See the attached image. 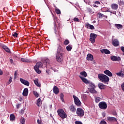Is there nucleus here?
Listing matches in <instances>:
<instances>
[{
	"instance_id": "obj_6",
	"label": "nucleus",
	"mask_w": 124,
	"mask_h": 124,
	"mask_svg": "<svg viewBox=\"0 0 124 124\" xmlns=\"http://www.w3.org/2000/svg\"><path fill=\"white\" fill-rule=\"evenodd\" d=\"M99 108L102 110H106L107 109V103L105 102H101L98 104Z\"/></svg>"
},
{
	"instance_id": "obj_38",
	"label": "nucleus",
	"mask_w": 124,
	"mask_h": 124,
	"mask_svg": "<svg viewBox=\"0 0 124 124\" xmlns=\"http://www.w3.org/2000/svg\"><path fill=\"white\" fill-rule=\"evenodd\" d=\"M119 5H124V1L122 0H118V1Z\"/></svg>"
},
{
	"instance_id": "obj_2",
	"label": "nucleus",
	"mask_w": 124,
	"mask_h": 124,
	"mask_svg": "<svg viewBox=\"0 0 124 124\" xmlns=\"http://www.w3.org/2000/svg\"><path fill=\"white\" fill-rule=\"evenodd\" d=\"M98 78L100 80L101 82L102 83H108L110 80V78L106 75L103 74H98Z\"/></svg>"
},
{
	"instance_id": "obj_50",
	"label": "nucleus",
	"mask_w": 124,
	"mask_h": 124,
	"mask_svg": "<svg viewBox=\"0 0 124 124\" xmlns=\"http://www.w3.org/2000/svg\"><path fill=\"white\" fill-rule=\"evenodd\" d=\"M94 4H97V5H98L100 4V2H99L98 1H96L94 2Z\"/></svg>"
},
{
	"instance_id": "obj_12",
	"label": "nucleus",
	"mask_w": 124,
	"mask_h": 124,
	"mask_svg": "<svg viewBox=\"0 0 124 124\" xmlns=\"http://www.w3.org/2000/svg\"><path fill=\"white\" fill-rule=\"evenodd\" d=\"M104 73L106 74V75L109 76V77H112V76H113V74H112L109 70H105Z\"/></svg>"
},
{
	"instance_id": "obj_5",
	"label": "nucleus",
	"mask_w": 124,
	"mask_h": 124,
	"mask_svg": "<svg viewBox=\"0 0 124 124\" xmlns=\"http://www.w3.org/2000/svg\"><path fill=\"white\" fill-rule=\"evenodd\" d=\"M42 62H38L34 67V70L37 73H38V74H40V73H41V71L39 70V68H40V67H42Z\"/></svg>"
},
{
	"instance_id": "obj_4",
	"label": "nucleus",
	"mask_w": 124,
	"mask_h": 124,
	"mask_svg": "<svg viewBox=\"0 0 124 124\" xmlns=\"http://www.w3.org/2000/svg\"><path fill=\"white\" fill-rule=\"evenodd\" d=\"M57 113L58 114V115L59 116V117H60V118H61V119H66V118L67 117V115L66 114V113H65V112H64V110H63V109L62 108L59 109L57 110Z\"/></svg>"
},
{
	"instance_id": "obj_56",
	"label": "nucleus",
	"mask_w": 124,
	"mask_h": 124,
	"mask_svg": "<svg viewBox=\"0 0 124 124\" xmlns=\"http://www.w3.org/2000/svg\"><path fill=\"white\" fill-rule=\"evenodd\" d=\"M82 97L84 98V99H86V95H83L82 96Z\"/></svg>"
},
{
	"instance_id": "obj_42",
	"label": "nucleus",
	"mask_w": 124,
	"mask_h": 124,
	"mask_svg": "<svg viewBox=\"0 0 124 124\" xmlns=\"http://www.w3.org/2000/svg\"><path fill=\"white\" fill-rule=\"evenodd\" d=\"M90 92L92 93H96V91H95L94 89H91L90 90Z\"/></svg>"
},
{
	"instance_id": "obj_41",
	"label": "nucleus",
	"mask_w": 124,
	"mask_h": 124,
	"mask_svg": "<svg viewBox=\"0 0 124 124\" xmlns=\"http://www.w3.org/2000/svg\"><path fill=\"white\" fill-rule=\"evenodd\" d=\"M64 44L65 45H68V44H69V41L68 40H65L64 41Z\"/></svg>"
},
{
	"instance_id": "obj_60",
	"label": "nucleus",
	"mask_w": 124,
	"mask_h": 124,
	"mask_svg": "<svg viewBox=\"0 0 124 124\" xmlns=\"http://www.w3.org/2000/svg\"><path fill=\"white\" fill-rule=\"evenodd\" d=\"M16 108H17V109L19 108V105H18Z\"/></svg>"
},
{
	"instance_id": "obj_14",
	"label": "nucleus",
	"mask_w": 124,
	"mask_h": 124,
	"mask_svg": "<svg viewBox=\"0 0 124 124\" xmlns=\"http://www.w3.org/2000/svg\"><path fill=\"white\" fill-rule=\"evenodd\" d=\"M87 61H93V56L91 54H88L87 56Z\"/></svg>"
},
{
	"instance_id": "obj_32",
	"label": "nucleus",
	"mask_w": 124,
	"mask_h": 124,
	"mask_svg": "<svg viewBox=\"0 0 124 124\" xmlns=\"http://www.w3.org/2000/svg\"><path fill=\"white\" fill-rule=\"evenodd\" d=\"M98 17H99V18H103V19H105V18H106V16H105L104 15H103L102 14H99Z\"/></svg>"
},
{
	"instance_id": "obj_57",
	"label": "nucleus",
	"mask_w": 124,
	"mask_h": 124,
	"mask_svg": "<svg viewBox=\"0 0 124 124\" xmlns=\"http://www.w3.org/2000/svg\"><path fill=\"white\" fill-rule=\"evenodd\" d=\"M96 22L95 21V20L93 21V24H95Z\"/></svg>"
},
{
	"instance_id": "obj_44",
	"label": "nucleus",
	"mask_w": 124,
	"mask_h": 124,
	"mask_svg": "<svg viewBox=\"0 0 124 124\" xmlns=\"http://www.w3.org/2000/svg\"><path fill=\"white\" fill-rule=\"evenodd\" d=\"M54 31H55V33L57 34V29H56V28L57 27V25H56V23H54Z\"/></svg>"
},
{
	"instance_id": "obj_20",
	"label": "nucleus",
	"mask_w": 124,
	"mask_h": 124,
	"mask_svg": "<svg viewBox=\"0 0 124 124\" xmlns=\"http://www.w3.org/2000/svg\"><path fill=\"white\" fill-rule=\"evenodd\" d=\"M115 27L117 29V30H122L123 29L124 27L122 24H115Z\"/></svg>"
},
{
	"instance_id": "obj_3",
	"label": "nucleus",
	"mask_w": 124,
	"mask_h": 124,
	"mask_svg": "<svg viewBox=\"0 0 124 124\" xmlns=\"http://www.w3.org/2000/svg\"><path fill=\"white\" fill-rule=\"evenodd\" d=\"M110 8H111L112 10H108V12H109V13H111V14H114L116 15V10H118V9L119 8V5L116 3H112L110 5Z\"/></svg>"
},
{
	"instance_id": "obj_1",
	"label": "nucleus",
	"mask_w": 124,
	"mask_h": 124,
	"mask_svg": "<svg viewBox=\"0 0 124 124\" xmlns=\"http://www.w3.org/2000/svg\"><path fill=\"white\" fill-rule=\"evenodd\" d=\"M62 53H63V49L62 47L59 46L57 49V53L56 54V58L58 62H62Z\"/></svg>"
},
{
	"instance_id": "obj_48",
	"label": "nucleus",
	"mask_w": 124,
	"mask_h": 124,
	"mask_svg": "<svg viewBox=\"0 0 124 124\" xmlns=\"http://www.w3.org/2000/svg\"><path fill=\"white\" fill-rule=\"evenodd\" d=\"M74 21H75L76 22H79V19L77 17H75L74 18Z\"/></svg>"
},
{
	"instance_id": "obj_37",
	"label": "nucleus",
	"mask_w": 124,
	"mask_h": 124,
	"mask_svg": "<svg viewBox=\"0 0 124 124\" xmlns=\"http://www.w3.org/2000/svg\"><path fill=\"white\" fill-rule=\"evenodd\" d=\"M80 75L83 76L84 77H87V73H86V72L85 71L80 72Z\"/></svg>"
},
{
	"instance_id": "obj_17",
	"label": "nucleus",
	"mask_w": 124,
	"mask_h": 124,
	"mask_svg": "<svg viewBox=\"0 0 124 124\" xmlns=\"http://www.w3.org/2000/svg\"><path fill=\"white\" fill-rule=\"evenodd\" d=\"M29 93V90L28 88H25L22 94L24 96H28V94Z\"/></svg>"
},
{
	"instance_id": "obj_47",
	"label": "nucleus",
	"mask_w": 124,
	"mask_h": 124,
	"mask_svg": "<svg viewBox=\"0 0 124 124\" xmlns=\"http://www.w3.org/2000/svg\"><path fill=\"white\" fill-rule=\"evenodd\" d=\"M100 124H107V123L105 121L102 120L100 122Z\"/></svg>"
},
{
	"instance_id": "obj_51",
	"label": "nucleus",
	"mask_w": 124,
	"mask_h": 124,
	"mask_svg": "<svg viewBox=\"0 0 124 124\" xmlns=\"http://www.w3.org/2000/svg\"><path fill=\"white\" fill-rule=\"evenodd\" d=\"M37 123L38 124H41V120H39V119H38L37 120Z\"/></svg>"
},
{
	"instance_id": "obj_31",
	"label": "nucleus",
	"mask_w": 124,
	"mask_h": 124,
	"mask_svg": "<svg viewBox=\"0 0 124 124\" xmlns=\"http://www.w3.org/2000/svg\"><path fill=\"white\" fill-rule=\"evenodd\" d=\"M21 61L23 62H31L30 60L27 59L26 58H21Z\"/></svg>"
},
{
	"instance_id": "obj_30",
	"label": "nucleus",
	"mask_w": 124,
	"mask_h": 124,
	"mask_svg": "<svg viewBox=\"0 0 124 124\" xmlns=\"http://www.w3.org/2000/svg\"><path fill=\"white\" fill-rule=\"evenodd\" d=\"M66 49L67 51L70 52V51H71V50H72V46H71V45H69L68 46L66 47Z\"/></svg>"
},
{
	"instance_id": "obj_16",
	"label": "nucleus",
	"mask_w": 124,
	"mask_h": 124,
	"mask_svg": "<svg viewBox=\"0 0 124 124\" xmlns=\"http://www.w3.org/2000/svg\"><path fill=\"white\" fill-rule=\"evenodd\" d=\"M119 44V41L117 39H114L112 41V45L113 46H115V47H117Z\"/></svg>"
},
{
	"instance_id": "obj_35",
	"label": "nucleus",
	"mask_w": 124,
	"mask_h": 124,
	"mask_svg": "<svg viewBox=\"0 0 124 124\" xmlns=\"http://www.w3.org/2000/svg\"><path fill=\"white\" fill-rule=\"evenodd\" d=\"M95 101L96 103H98L100 101V98L98 97H95Z\"/></svg>"
},
{
	"instance_id": "obj_23",
	"label": "nucleus",
	"mask_w": 124,
	"mask_h": 124,
	"mask_svg": "<svg viewBox=\"0 0 124 124\" xmlns=\"http://www.w3.org/2000/svg\"><path fill=\"white\" fill-rule=\"evenodd\" d=\"M16 119V117H15V115H14V114H10V120L12 122H13V121H15V119Z\"/></svg>"
},
{
	"instance_id": "obj_25",
	"label": "nucleus",
	"mask_w": 124,
	"mask_h": 124,
	"mask_svg": "<svg viewBox=\"0 0 124 124\" xmlns=\"http://www.w3.org/2000/svg\"><path fill=\"white\" fill-rule=\"evenodd\" d=\"M50 62V60L48 58H45L44 60V63L46 65H47V64H49V63Z\"/></svg>"
},
{
	"instance_id": "obj_7",
	"label": "nucleus",
	"mask_w": 124,
	"mask_h": 124,
	"mask_svg": "<svg viewBox=\"0 0 124 124\" xmlns=\"http://www.w3.org/2000/svg\"><path fill=\"white\" fill-rule=\"evenodd\" d=\"M84 114L85 112L83 109L81 108H78L77 109V115H78V117H83Z\"/></svg>"
},
{
	"instance_id": "obj_24",
	"label": "nucleus",
	"mask_w": 124,
	"mask_h": 124,
	"mask_svg": "<svg viewBox=\"0 0 124 124\" xmlns=\"http://www.w3.org/2000/svg\"><path fill=\"white\" fill-rule=\"evenodd\" d=\"M2 47L3 49L6 51V52H7V53H10V49H9L8 47H7L6 46L4 45Z\"/></svg>"
},
{
	"instance_id": "obj_26",
	"label": "nucleus",
	"mask_w": 124,
	"mask_h": 124,
	"mask_svg": "<svg viewBox=\"0 0 124 124\" xmlns=\"http://www.w3.org/2000/svg\"><path fill=\"white\" fill-rule=\"evenodd\" d=\"M34 83L35 85H36V86H37V87H40L41 84H40V83H39L38 82V78L34 80Z\"/></svg>"
},
{
	"instance_id": "obj_13",
	"label": "nucleus",
	"mask_w": 124,
	"mask_h": 124,
	"mask_svg": "<svg viewBox=\"0 0 124 124\" xmlns=\"http://www.w3.org/2000/svg\"><path fill=\"white\" fill-rule=\"evenodd\" d=\"M100 51L102 54H106V55H109L110 53V51L107 49H101Z\"/></svg>"
},
{
	"instance_id": "obj_58",
	"label": "nucleus",
	"mask_w": 124,
	"mask_h": 124,
	"mask_svg": "<svg viewBox=\"0 0 124 124\" xmlns=\"http://www.w3.org/2000/svg\"><path fill=\"white\" fill-rule=\"evenodd\" d=\"M102 115H103V117H104L105 116V113H103Z\"/></svg>"
},
{
	"instance_id": "obj_18",
	"label": "nucleus",
	"mask_w": 124,
	"mask_h": 124,
	"mask_svg": "<svg viewBox=\"0 0 124 124\" xmlns=\"http://www.w3.org/2000/svg\"><path fill=\"white\" fill-rule=\"evenodd\" d=\"M53 93H55V94H58V93H60V90H59V88L57 86L53 87Z\"/></svg>"
},
{
	"instance_id": "obj_55",
	"label": "nucleus",
	"mask_w": 124,
	"mask_h": 124,
	"mask_svg": "<svg viewBox=\"0 0 124 124\" xmlns=\"http://www.w3.org/2000/svg\"><path fill=\"white\" fill-rule=\"evenodd\" d=\"M2 71H1V70H0V75H2Z\"/></svg>"
},
{
	"instance_id": "obj_53",
	"label": "nucleus",
	"mask_w": 124,
	"mask_h": 124,
	"mask_svg": "<svg viewBox=\"0 0 124 124\" xmlns=\"http://www.w3.org/2000/svg\"><path fill=\"white\" fill-rule=\"evenodd\" d=\"M10 62H11V63H13V60L10 59Z\"/></svg>"
},
{
	"instance_id": "obj_11",
	"label": "nucleus",
	"mask_w": 124,
	"mask_h": 124,
	"mask_svg": "<svg viewBox=\"0 0 124 124\" xmlns=\"http://www.w3.org/2000/svg\"><path fill=\"white\" fill-rule=\"evenodd\" d=\"M20 81L22 84H23V85H25V86H27L29 87L30 86V82L28 81L27 80H26L22 78H20Z\"/></svg>"
},
{
	"instance_id": "obj_29",
	"label": "nucleus",
	"mask_w": 124,
	"mask_h": 124,
	"mask_svg": "<svg viewBox=\"0 0 124 124\" xmlns=\"http://www.w3.org/2000/svg\"><path fill=\"white\" fill-rule=\"evenodd\" d=\"M26 119L24 117H21L20 120V124H25Z\"/></svg>"
},
{
	"instance_id": "obj_59",
	"label": "nucleus",
	"mask_w": 124,
	"mask_h": 124,
	"mask_svg": "<svg viewBox=\"0 0 124 124\" xmlns=\"http://www.w3.org/2000/svg\"><path fill=\"white\" fill-rule=\"evenodd\" d=\"M93 6H94V7H97V6H96V5H94H94H93Z\"/></svg>"
},
{
	"instance_id": "obj_10",
	"label": "nucleus",
	"mask_w": 124,
	"mask_h": 124,
	"mask_svg": "<svg viewBox=\"0 0 124 124\" xmlns=\"http://www.w3.org/2000/svg\"><path fill=\"white\" fill-rule=\"evenodd\" d=\"M110 59L113 62H119V61H121V57L115 56H111Z\"/></svg>"
},
{
	"instance_id": "obj_52",
	"label": "nucleus",
	"mask_w": 124,
	"mask_h": 124,
	"mask_svg": "<svg viewBox=\"0 0 124 124\" xmlns=\"http://www.w3.org/2000/svg\"><path fill=\"white\" fill-rule=\"evenodd\" d=\"M46 73H47V74H50V70H46Z\"/></svg>"
},
{
	"instance_id": "obj_19",
	"label": "nucleus",
	"mask_w": 124,
	"mask_h": 124,
	"mask_svg": "<svg viewBox=\"0 0 124 124\" xmlns=\"http://www.w3.org/2000/svg\"><path fill=\"white\" fill-rule=\"evenodd\" d=\"M107 120L109 122H117V119L113 117H108Z\"/></svg>"
},
{
	"instance_id": "obj_43",
	"label": "nucleus",
	"mask_w": 124,
	"mask_h": 124,
	"mask_svg": "<svg viewBox=\"0 0 124 124\" xmlns=\"http://www.w3.org/2000/svg\"><path fill=\"white\" fill-rule=\"evenodd\" d=\"M60 98H61L62 101V102H63V93H62L60 94Z\"/></svg>"
},
{
	"instance_id": "obj_39",
	"label": "nucleus",
	"mask_w": 124,
	"mask_h": 124,
	"mask_svg": "<svg viewBox=\"0 0 124 124\" xmlns=\"http://www.w3.org/2000/svg\"><path fill=\"white\" fill-rule=\"evenodd\" d=\"M18 71H16L15 72V77H14V79H16L17 78V75H18Z\"/></svg>"
},
{
	"instance_id": "obj_27",
	"label": "nucleus",
	"mask_w": 124,
	"mask_h": 124,
	"mask_svg": "<svg viewBox=\"0 0 124 124\" xmlns=\"http://www.w3.org/2000/svg\"><path fill=\"white\" fill-rule=\"evenodd\" d=\"M41 104H42V103L41 102V99L39 98L37 101V106H38V107H40V106H41Z\"/></svg>"
},
{
	"instance_id": "obj_49",
	"label": "nucleus",
	"mask_w": 124,
	"mask_h": 124,
	"mask_svg": "<svg viewBox=\"0 0 124 124\" xmlns=\"http://www.w3.org/2000/svg\"><path fill=\"white\" fill-rule=\"evenodd\" d=\"M75 123V124H83V123L80 121H76Z\"/></svg>"
},
{
	"instance_id": "obj_8",
	"label": "nucleus",
	"mask_w": 124,
	"mask_h": 124,
	"mask_svg": "<svg viewBox=\"0 0 124 124\" xmlns=\"http://www.w3.org/2000/svg\"><path fill=\"white\" fill-rule=\"evenodd\" d=\"M97 36V35L93 33H91L90 34V40L91 41L92 43H94V42H95V38H96Z\"/></svg>"
},
{
	"instance_id": "obj_15",
	"label": "nucleus",
	"mask_w": 124,
	"mask_h": 124,
	"mask_svg": "<svg viewBox=\"0 0 124 124\" xmlns=\"http://www.w3.org/2000/svg\"><path fill=\"white\" fill-rule=\"evenodd\" d=\"M69 109L70 111H71V112H72L73 113L76 111V108H75V107L73 105H71L69 107Z\"/></svg>"
},
{
	"instance_id": "obj_46",
	"label": "nucleus",
	"mask_w": 124,
	"mask_h": 124,
	"mask_svg": "<svg viewBox=\"0 0 124 124\" xmlns=\"http://www.w3.org/2000/svg\"><path fill=\"white\" fill-rule=\"evenodd\" d=\"M121 89L124 92V82L121 84Z\"/></svg>"
},
{
	"instance_id": "obj_33",
	"label": "nucleus",
	"mask_w": 124,
	"mask_h": 124,
	"mask_svg": "<svg viewBox=\"0 0 124 124\" xmlns=\"http://www.w3.org/2000/svg\"><path fill=\"white\" fill-rule=\"evenodd\" d=\"M116 75L117 76H120V77H124V73H123V72H120L119 73H116Z\"/></svg>"
},
{
	"instance_id": "obj_36",
	"label": "nucleus",
	"mask_w": 124,
	"mask_h": 124,
	"mask_svg": "<svg viewBox=\"0 0 124 124\" xmlns=\"http://www.w3.org/2000/svg\"><path fill=\"white\" fill-rule=\"evenodd\" d=\"M33 94L35 95V97H38L39 96V94L37 93L36 91L33 92Z\"/></svg>"
},
{
	"instance_id": "obj_40",
	"label": "nucleus",
	"mask_w": 124,
	"mask_h": 124,
	"mask_svg": "<svg viewBox=\"0 0 124 124\" xmlns=\"http://www.w3.org/2000/svg\"><path fill=\"white\" fill-rule=\"evenodd\" d=\"M55 12H56L57 14H61V11L58 8L55 9Z\"/></svg>"
},
{
	"instance_id": "obj_54",
	"label": "nucleus",
	"mask_w": 124,
	"mask_h": 124,
	"mask_svg": "<svg viewBox=\"0 0 124 124\" xmlns=\"http://www.w3.org/2000/svg\"><path fill=\"white\" fill-rule=\"evenodd\" d=\"M53 70L54 71V72H58V70L56 69H53Z\"/></svg>"
},
{
	"instance_id": "obj_34",
	"label": "nucleus",
	"mask_w": 124,
	"mask_h": 124,
	"mask_svg": "<svg viewBox=\"0 0 124 124\" xmlns=\"http://www.w3.org/2000/svg\"><path fill=\"white\" fill-rule=\"evenodd\" d=\"M13 79V78H12V77H10V78L8 81L7 82V85H9L10 84H11Z\"/></svg>"
},
{
	"instance_id": "obj_45",
	"label": "nucleus",
	"mask_w": 124,
	"mask_h": 124,
	"mask_svg": "<svg viewBox=\"0 0 124 124\" xmlns=\"http://www.w3.org/2000/svg\"><path fill=\"white\" fill-rule=\"evenodd\" d=\"M13 36H14V37H17L18 33H17V32H14V33H13Z\"/></svg>"
},
{
	"instance_id": "obj_28",
	"label": "nucleus",
	"mask_w": 124,
	"mask_h": 124,
	"mask_svg": "<svg viewBox=\"0 0 124 124\" xmlns=\"http://www.w3.org/2000/svg\"><path fill=\"white\" fill-rule=\"evenodd\" d=\"M87 29H89L90 30H94V26H93L92 25H91L88 23L87 24Z\"/></svg>"
},
{
	"instance_id": "obj_21",
	"label": "nucleus",
	"mask_w": 124,
	"mask_h": 124,
	"mask_svg": "<svg viewBox=\"0 0 124 124\" xmlns=\"http://www.w3.org/2000/svg\"><path fill=\"white\" fill-rule=\"evenodd\" d=\"M98 86L100 90H104V89H106V86L104 85L103 83H100L98 84Z\"/></svg>"
},
{
	"instance_id": "obj_22",
	"label": "nucleus",
	"mask_w": 124,
	"mask_h": 124,
	"mask_svg": "<svg viewBox=\"0 0 124 124\" xmlns=\"http://www.w3.org/2000/svg\"><path fill=\"white\" fill-rule=\"evenodd\" d=\"M79 77L84 83H85V84H90V81L88 80V79L81 76H79Z\"/></svg>"
},
{
	"instance_id": "obj_9",
	"label": "nucleus",
	"mask_w": 124,
	"mask_h": 124,
	"mask_svg": "<svg viewBox=\"0 0 124 124\" xmlns=\"http://www.w3.org/2000/svg\"><path fill=\"white\" fill-rule=\"evenodd\" d=\"M73 97L74 99L75 103L77 106H80L81 104V101L79 100V98L75 95H73Z\"/></svg>"
}]
</instances>
